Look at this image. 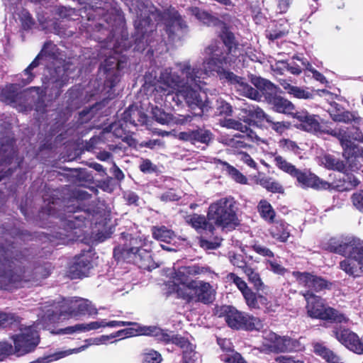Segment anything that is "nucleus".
<instances>
[{"instance_id": "obj_1", "label": "nucleus", "mask_w": 363, "mask_h": 363, "mask_svg": "<svg viewBox=\"0 0 363 363\" xmlns=\"http://www.w3.org/2000/svg\"><path fill=\"white\" fill-rule=\"evenodd\" d=\"M219 50L216 44H213L203 50L205 55L202 64L191 65L189 61L175 64V68L164 69L159 77L157 84L152 91L154 100L158 104L171 98L179 106L185 101L191 109L199 108L201 112L206 110V95H201L206 85L205 79L216 72L220 79H225L234 85L240 94L251 99L259 101L261 95L259 91L250 86L244 79L227 71L225 67L232 63V58L217 59Z\"/></svg>"}, {"instance_id": "obj_2", "label": "nucleus", "mask_w": 363, "mask_h": 363, "mask_svg": "<svg viewBox=\"0 0 363 363\" xmlns=\"http://www.w3.org/2000/svg\"><path fill=\"white\" fill-rule=\"evenodd\" d=\"M206 277L213 279L217 274L209 267L191 264L173 267L169 282V292L175 293L178 298L190 302H200L204 304L212 303L216 295V287L203 280L189 279L191 277Z\"/></svg>"}, {"instance_id": "obj_3", "label": "nucleus", "mask_w": 363, "mask_h": 363, "mask_svg": "<svg viewBox=\"0 0 363 363\" xmlns=\"http://www.w3.org/2000/svg\"><path fill=\"white\" fill-rule=\"evenodd\" d=\"M131 12L135 13V48L143 51L145 46L149 45V36L155 28L152 20L157 22L156 27L161 26L160 21H164L167 33L169 38H173L174 35H179L186 28L185 22L182 19L178 12L174 9L160 15L155 12V8L148 0H138L130 8Z\"/></svg>"}, {"instance_id": "obj_4", "label": "nucleus", "mask_w": 363, "mask_h": 363, "mask_svg": "<svg viewBox=\"0 0 363 363\" xmlns=\"http://www.w3.org/2000/svg\"><path fill=\"white\" fill-rule=\"evenodd\" d=\"M58 48L56 45L51 42H47L45 43L42 50L34 59V60L30 64V65L24 70V74L26 78L23 79V84H28L30 83L34 75L32 74L31 70L39 66L40 64L44 63L45 65L51 62L53 64L54 69L48 66V69H50V77L48 79L47 85L41 89L38 86L32 87L30 89V93L35 91L38 99H42L43 96L49 91L50 86L51 94L55 95V97L58 96L60 94V89L66 84L69 78V73L65 68V65L61 66L62 57H59Z\"/></svg>"}, {"instance_id": "obj_5", "label": "nucleus", "mask_w": 363, "mask_h": 363, "mask_svg": "<svg viewBox=\"0 0 363 363\" xmlns=\"http://www.w3.org/2000/svg\"><path fill=\"white\" fill-rule=\"evenodd\" d=\"M42 313L39 314L38 324L48 328L57 323L61 318H76L88 314H97V309L88 299L72 297L61 302L48 301L40 306Z\"/></svg>"}, {"instance_id": "obj_6", "label": "nucleus", "mask_w": 363, "mask_h": 363, "mask_svg": "<svg viewBox=\"0 0 363 363\" xmlns=\"http://www.w3.org/2000/svg\"><path fill=\"white\" fill-rule=\"evenodd\" d=\"M26 257L13 244L0 247V289L21 281L22 266Z\"/></svg>"}, {"instance_id": "obj_7", "label": "nucleus", "mask_w": 363, "mask_h": 363, "mask_svg": "<svg viewBox=\"0 0 363 363\" xmlns=\"http://www.w3.org/2000/svg\"><path fill=\"white\" fill-rule=\"evenodd\" d=\"M39 314L42 313V308H39ZM39 318H38L35 325H23L20 323L18 317H17V322L13 325H10L13 329L18 328V333L11 336L13 341L15 347V353L18 356L23 355L28 352H32L37 347L40 342V336L36 328L48 329L50 327L43 328L41 324H38Z\"/></svg>"}, {"instance_id": "obj_8", "label": "nucleus", "mask_w": 363, "mask_h": 363, "mask_svg": "<svg viewBox=\"0 0 363 363\" xmlns=\"http://www.w3.org/2000/svg\"><path fill=\"white\" fill-rule=\"evenodd\" d=\"M207 217L212 223L228 230L239 224L235 201L232 198H222L211 203Z\"/></svg>"}, {"instance_id": "obj_9", "label": "nucleus", "mask_w": 363, "mask_h": 363, "mask_svg": "<svg viewBox=\"0 0 363 363\" xmlns=\"http://www.w3.org/2000/svg\"><path fill=\"white\" fill-rule=\"evenodd\" d=\"M140 331L143 335H152L160 342L165 344L172 343L179 347L183 352L184 363H193L191 360L196 354L194 345L186 338L154 326H144Z\"/></svg>"}, {"instance_id": "obj_10", "label": "nucleus", "mask_w": 363, "mask_h": 363, "mask_svg": "<svg viewBox=\"0 0 363 363\" xmlns=\"http://www.w3.org/2000/svg\"><path fill=\"white\" fill-rule=\"evenodd\" d=\"M347 242V238H331L327 244L326 249L330 252L336 253L345 257L340 262L339 268L350 277H359L363 274V269L357 260L356 254L347 251L345 248V243Z\"/></svg>"}, {"instance_id": "obj_11", "label": "nucleus", "mask_w": 363, "mask_h": 363, "mask_svg": "<svg viewBox=\"0 0 363 363\" xmlns=\"http://www.w3.org/2000/svg\"><path fill=\"white\" fill-rule=\"evenodd\" d=\"M307 302L306 310L308 316L312 318L330 320L337 323H345L348 318L334 308L326 306L323 300L309 291L304 295Z\"/></svg>"}, {"instance_id": "obj_12", "label": "nucleus", "mask_w": 363, "mask_h": 363, "mask_svg": "<svg viewBox=\"0 0 363 363\" xmlns=\"http://www.w3.org/2000/svg\"><path fill=\"white\" fill-rule=\"evenodd\" d=\"M225 321L229 327L246 330H259L263 328L262 321L257 317L229 307L225 315Z\"/></svg>"}, {"instance_id": "obj_13", "label": "nucleus", "mask_w": 363, "mask_h": 363, "mask_svg": "<svg viewBox=\"0 0 363 363\" xmlns=\"http://www.w3.org/2000/svg\"><path fill=\"white\" fill-rule=\"evenodd\" d=\"M330 135L337 138L343 149V156L349 160L358 151V146L353 143V140L363 143V133L357 128L354 132L348 129L333 130Z\"/></svg>"}, {"instance_id": "obj_14", "label": "nucleus", "mask_w": 363, "mask_h": 363, "mask_svg": "<svg viewBox=\"0 0 363 363\" xmlns=\"http://www.w3.org/2000/svg\"><path fill=\"white\" fill-rule=\"evenodd\" d=\"M262 350L266 352H285L296 350L298 342L288 336H279L272 331L263 334Z\"/></svg>"}, {"instance_id": "obj_15", "label": "nucleus", "mask_w": 363, "mask_h": 363, "mask_svg": "<svg viewBox=\"0 0 363 363\" xmlns=\"http://www.w3.org/2000/svg\"><path fill=\"white\" fill-rule=\"evenodd\" d=\"M142 240L132 238L130 246H126L121 251L122 257L128 262H133L140 267H144L145 263L150 258V252L142 247Z\"/></svg>"}, {"instance_id": "obj_16", "label": "nucleus", "mask_w": 363, "mask_h": 363, "mask_svg": "<svg viewBox=\"0 0 363 363\" xmlns=\"http://www.w3.org/2000/svg\"><path fill=\"white\" fill-rule=\"evenodd\" d=\"M293 117L300 122L299 128L307 132L330 135V132L332 131L331 128L320 123L318 116L310 114L306 111H296Z\"/></svg>"}, {"instance_id": "obj_17", "label": "nucleus", "mask_w": 363, "mask_h": 363, "mask_svg": "<svg viewBox=\"0 0 363 363\" xmlns=\"http://www.w3.org/2000/svg\"><path fill=\"white\" fill-rule=\"evenodd\" d=\"M335 338L353 352L361 354L363 353V343L359 336L348 329L334 330Z\"/></svg>"}, {"instance_id": "obj_18", "label": "nucleus", "mask_w": 363, "mask_h": 363, "mask_svg": "<svg viewBox=\"0 0 363 363\" xmlns=\"http://www.w3.org/2000/svg\"><path fill=\"white\" fill-rule=\"evenodd\" d=\"M93 267L92 255L87 252L75 257L73 264L69 267V274L72 279L86 277Z\"/></svg>"}, {"instance_id": "obj_19", "label": "nucleus", "mask_w": 363, "mask_h": 363, "mask_svg": "<svg viewBox=\"0 0 363 363\" xmlns=\"http://www.w3.org/2000/svg\"><path fill=\"white\" fill-rule=\"evenodd\" d=\"M294 276L297 279L298 284L310 291H320L328 287L327 281L321 277H316L308 272H295Z\"/></svg>"}, {"instance_id": "obj_20", "label": "nucleus", "mask_w": 363, "mask_h": 363, "mask_svg": "<svg viewBox=\"0 0 363 363\" xmlns=\"http://www.w3.org/2000/svg\"><path fill=\"white\" fill-rule=\"evenodd\" d=\"M293 177L296 178L299 185L303 188L310 187L316 189H325L329 187L328 182L320 180L314 174L308 171L301 172L297 169Z\"/></svg>"}, {"instance_id": "obj_21", "label": "nucleus", "mask_w": 363, "mask_h": 363, "mask_svg": "<svg viewBox=\"0 0 363 363\" xmlns=\"http://www.w3.org/2000/svg\"><path fill=\"white\" fill-rule=\"evenodd\" d=\"M222 39L223 41V43L225 46L226 47L228 50V53H226L225 55L222 51V49L220 47V44L217 42H213L209 45H208L206 48H208L209 46L212 45L213 44H216L218 46L219 54L218 55L216 56L217 59L223 60V57H231L232 58V62H235V58L240 55V52L239 51L237 45L235 43V38L232 33L230 32H225L223 33L222 35Z\"/></svg>"}, {"instance_id": "obj_22", "label": "nucleus", "mask_w": 363, "mask_h": 363, "mask_svg": "<svg viewBox=\"0 0 363 363\" xmlns=\"http://www.w3.org/2000/svg\"><path fill=\"white\" fill-rule=\"evenodd\" d=\"M242 114H240V118L248 125L258 124L264 121L267 122V118L270 116L266 114L262 109L255 106H247L242 108Z\"/></svg>"}, {"instance_id": "obj_23", "label": "nucleus", "mask_w": 363, "mask_h": 363, "mask_svg": "<svg viewBox=\"0 0 363 363\" xmlns=\"http://www.w3.org/2000/svg\"><path fill=\"white\" fill-rule=\"evenodd\" d=\"M246 135H235L233 138H227L225 139V143L230 147L234 148V149H244L246 148L247 145L248 140L252 141H258L259 140V138L252 131L250 130V132L246 133Z\"/></svg>"}, {"instance_id": "obj_24", "label": "nucleus", "mask_w": 363, "mask_h": 363, "mask_svg": "<svg viewBox=\"0 0 363 363\" xmlns=\"http://www.w3.org/2000/svg\"><path fill=\"white\" fill-rule=\"evenodd\" d=\"M186 222L200 233L203 232L212 233L214 230L213 223L206 220L203 216L198 214L189 216L186 218Z\"/></svg>"}, {"instance_id": "obj_25", "label": "nucleus", "mask_w": 363, "mask_h": 363, "mask_svg": "<svg viewBox=\"0 0 363 363\" xmlns=\"http://www.w3.org/2000/svg\"><path fill=\"white\" fill-rule=\"evenodd\" d=\"M330 115L332 119L336 122H341L345 123H352V122L356 124H360L362 118L357 116L354 113L348 111H330Z\"/></svg>"}, {"instance_id": "obj_26", "label": "nucleus", "mask_w": 363, "mask_h": 363, "mask_svg": "<svg viewBox=\"0 0 363 363\" xmlns=\"http://www.w3.org/2000/svg\"><path fill=\"white\" fill-rule=\"evenodd\" d=\"M152 234L155 240L167 244H172L176 238L174 233L164 225L153 226Z\"/></svg>"}, {"instance_id": "obj_27", "label": "nucleus", "mask_w": 363, "mask_h": 363, "mask_svg": "<svg viewBox=\"0 0 363 363\" xmlns=\"http://www.w3.org/2000/svg\"><path fill=\"white\" fill-rule=\"evenodd\" d=\"M290 226L284 222H276L270 228L271 235L280 242H286L290 236Z\"/></svg>"}, {"instance_id": "obj_28", "label": "nucleus", "mask_w": 363, "mask_h": 363, "mask_svg": "<svg viewBox=\"0 0 363 363\" xmlns=\"http://www.w3.org/2000/svg\"><path fill=\"white\" fill-rule=\"evenodd\" d=\"M189 13L194 16L197 20L207 26H216L219 20L210 13L201 10L198 7H190L188 9Z\"/></svg>"}, {"instance_id": "obj_29", "label": "nucleus", "mask_w": 363, "mask_h": 363, "mask_svg": "<svg viewBox=\"0 0 363 363\" xmlns=\"http://www.w3.org/2000/svg\"><path fill=\"white\" fill-rule=\"evenodd\" d=\"M270 101L277 112L294 116L295 107L289 100L281 96H275Z\"/></svg>"}, {"instance_id": "obj_30", "label": "nucleus", "mask_w": 363, "mask_h": 363, "mask_svg": "<svg viewBox=\"0 0 363 363\" xmlns=\"http://www.w3.org/2000/svg\"><path fill=\"white\" fill-rule=\"evenodd\" d=\"M303 60L305 62H307L303 58L299 57H294L292 61L290 62L281 61L276 63V69L281 70H288L293 74H299L301 72L302 69H306V67H303L301 62L298 60Z\"/></svg>"}, {"instance_id": "obj_31", "label": "nucleus", "mask_w": 363, "mask_h": 363, "mask_svg": "<svg viewBox=\"0 0 363 363\" xmlns=\"http://www.w3.org/2000/svg\"><path fill=\"white\" fill-rule=\"evenodd\" d=\"M315 352L322 357L328 363H341L340 358L333 351L320 344H316L314 347Z\"/></svg>"}, {"instance_id": "obj_32", "label": "nucleus", "mask_w": 363, "mask_h": 363, "mask_svg": "<svg viewBox=\"0 0 363 363\" xmlns=\"http://www.w3.org/2000/svg\"><path fill=\"white\" fill-rule=\"evenodd\" d=\"M261 217L269 223H273L275 211L271 204L266 200H261L257 206Z\"/></svg>"}, {"instance_id": "obj_33", "label": "nucleus", "mask_w": 363, "mask_h": 363, "mask_svg": "<svg viewBox=\"0 0 363 363\" xmlns=\"http://www.w3.org/2000/svg\"><path fill=\"white\" fill-rule=\"evenodd\" d=\"M272 157H273V161L274 164L281 170L291 174L294 175L295 172L296 171V168L292 164L288 162L283 157L279 155H277L276 152L270 153Z\"/></svg>"}, {"instance_id": "obj_34", "label": "nucleus", "mask_w": 363, "mask_h": 363, "mask_svg": "<svg viewBox=\"0 0 363 363\" xmlns=\"http://www.w3.org/2000/svg\"><path fill=\"white\" fill-rule=\"evenodd\" d=\"M220 164L223 166V170L226 172V173H228L233 180L242 184H247V179L245 176H244L236 168L225 162H220Z\"/></svg>"}, {"instance_id": "obj_35", "label": "nucleus", "mask_w": 363, "mask_h": 363, "mask_svg": "<svg viewBox=\"0 0 363 363\" xmlns=\"http://www.w3.org/2000/svg\"><path fill=\"white\" fill-rule=\"evenodd\" d=\"M132 327L125 329L120 330L114 333H112V337H119L123 339L125 337H133L136 335H143L140 330L144 328V326H141L137 323V325H131Z\"/></svg>"}, {"instance_id": "obj_36", "label": "nucleus", "mask_w": 363, "mask_h": 363, "mask_svg": "<svg viewBox=\"0 0 363 363\" xmlns=\"http://www.w3.org/2000/svg\"><path fill=\"white\" fill-rule=\"evenodd\" d=\"M143 363H160L162 360V355L157 351L147 348L140 354Z\"/></svg>"}, {"instance_id": "obj_37", "label": "nucleus", "mask_w": 363, "mask_h": 363, "mask_svg": "<svg viewBox=\"0 0 363 363\" xmlns=\"http://www.w3.org/2000/svg\"><path fill=\"white\" fill-rule=\"evenodd\" d=\"M153 118L162 125H169L174 121L172 115L165 113L158 107H155L152 111Z\"/></svg>"}, {"instance_id": "obj_38", "label": "nucleus", "mask_w": 363, "mask_h": 363, "mask_svg": "<svg viewBox=\"0 0 363 363\" xmlns=\"http://www.w3.org/2000/svg\"><path fill=\"white\" fill-rule=\"evenodd\" d=\"M124 62L114 57H111L105 60L102 66L104 71L109 74L112 70L116 69L119 72L124 67Z\"/></svg>"}, {"instance_id": "obj_39", "label": "nucleus", "mask_w": 363, "mask_h": 363, "mask_svg": "<svg viewBox=\"0 0 363 363\" xmlns=\"http://www.w3.org/2000/svg\"><path fill=\"white\" fill-rule=\"evenodd\" d=\"M257 183L271 192L281 193L283 191L282 186L271 178L262 177L257 180Z\"/></svg>"}, {"instance_id": "obj_40", "label": "nucleus", "mask_w": 363, "mask_h": 363, "mask_svg": "<svg viewBox=\"0 0 363 363\" xmlns=\"http://www.w3.org/2000/svg\"><path fill=\"white\" fill-rule=\"evenodd\" d=\"M192 144L196 143H207L211 139V134L209 130L198 128L192 130Z\"/></svg>"}, {"instance_id": "obj_41", "label": "nucleus", "mask_w": 363, "mask_h": 363, "mask_svg": "<svg viewBox=\"0 0 363 363\" xmlns=\"http://www.w3.org/2000/svg\"><path fill=\"white\" fill-rule=\"evenodd\" d=\"M244 273L248 277V280L251 282L257 290L264 289V284L262 281L259 274L255 272L252 268L247 267L244 269Z\"/></svg>"}, {"instance_id": "obj_42", "label": "nucleus", "mask_w": 363, "mask_h": 363, "mask_svg": "<svg viewBox=\"0 0 363 363\" xmlns=\"http://www.w3.org/2000/svg\"><path fill=\"white\" fill-rule=\"evenodd\" d=\"M15 155V151L12 145H2L0 149V165L11 164Z\"/></svg>"}, {"instance_id": "obj_43", "label": "nucleus", "mask_w": 363, "mask_h": 363, "mask_svg": "<svg viewBox=\"0 0 363 363\" xmlns=\"http://www.w3.org/2000/svg\"><path fill=\"white\" fill-rule=\"evenodd\" d=\"M267 123L269 127L279 134H282L290 128V123L287 121H275L272 117L267 118Z\"/></svg>"}, {"instance_id": "obj_44", "label": "nucleus", "mask_w": 363, "mask_h": 363, "mask_svg": "<svg viewBox=\"0 0 363 363\" xmlns=\"http://www.w3.org/2000/svg\"><path fill=\"white\" fill-rule=\"evenodd\" d=\"M323 163L328 169L342 171L345 168V165L342 162L330 155H325L323 157Z\"/></svg>"}, {"instance_id": "obj_45", "label": "nucleus", "mask_w": 363, "mask_h": 363, "mask_svg": "<svg viewBox=\"0 0 363 363\" xmlns=\"http://www.w3.org/2000/svg\"><path fill=\"white\" fill-rule=\"evenodd\" d=\"M223 126L226 127L227 128H231L237 130H240L242 133H247L250 132L248 127L242 124L240 121H236L233 118L225 119L223 123Z\"/></svg>"}, {"instance_id": "obj_46", "label": "nucleus", "mask_w": 363, "mask_h": 363, "mask_svg": "<svg viewBox=\"0 0 363 363\" xmlns=\"http://www.w3.org/2000/svg\"><path fill=\"white\" fill-rule=\"evenodd\" d=\"M252 83L259 90L272 91L274 89V85L269 81L264 79L261 77H254L252 78Z\"/></svg>"}, {"instance_id": "obj_47", "label": "nucleus", "mask_w": 363, "mask_h": 363, "mask_svg": "<svg viewBox=\"0 0 363 363\" xmlns=\"http://www.w3.org/2000/svg\"><path fill=\"white\" fill-rule=\"evenodd\" d=\"M289 94L300 99H309L313 97V92L310 91L308 89H303L296 86H293Z\"/></svg>"}, {"instance_id": "obj_48", "label": "nucleus", "mask_w": 363, "mask_h": 363, "mask_svg": "<svg viewBox=\"0 0 363 363\" xmlns=\"http://www.w3.org/2000/svg\"><path fill=\"white\" fill-rule=\"evenodd\" d=\"M16 85L9 84L1 90L2 99L7 102H13L16 101Z\"/></svg>"}, {"instance_id": "obj_49", "label": "nucleus", "mask_w": 363, "mask_h": 363, "mask_svg": "<svg viewBox=\"0 0 363 363\" xmlns=\"http://www.w3.org/2000/svg\"><path fill=\"white\" fill-rule=\"evenodd\" d=\"M259 309H264L267 313L274 312L279 308V305L277 303L269 301L266 296L262 295L259 296Z\"/></svg>"}, {"instance_id": "obj_50", "label": "nucleus", "mask_w": 363, "mask_h": 363, "mask_svg": "<svg viewBox=\"0 0 363 363\" xmlns=\"http://www.w3.org/2000/svg\"><path fill=\"white\" fill-rule=\"evenodd\" d=\"M228 279L230 281H232L237 286L238 289L242 292L244 297H245V293L252 291L250 288H248L246 282L244 280H242L241 278H240L239 277L235 275V274L230 273L228 276Z\"/></svg>"}, {"instance_id": "obj_51", "label": "nucleus", "mask_w": 363, "mask_h": 363, "mask_svg": "<svg viewBox=\"0 0 363 363\" xmlns=\"http://www.w3.org/2000/svg\"><path fill=\"white\" fill-rule=\"evenodd\" d=\"M279 147L285 152L297 153L299 149L297 144L289 139H281L278 143Z\"/></svg>"}, {"instance_id": "obj_52", "label": "nucleus", "mask_w": 363, "mask_h": 363, "mask_svg": "<svg viewBox=\"0 0 363 363\" xmlns=\"http://www.w3.org/2000/svg\"><path fill=\"white\" fill-rule=\"evenodd\" d=\"M259 296L260 294H257L251 291L245 293L244 298L247 305L250 308H259Z\"/></svg>"}, {"instance_id": "obj_53", "label": "nucleus", "mask_w": 363, "mask_h": 363, "mask_svg": "<svg viewBox=\"0 0 363 363\" xmlns=\"http://www.w3.org/2000/svg\"><path fill=\"white\" fill-rule=\"evenodd\" d=\"M17 322V316L13 313L0 311V328H6Z\"/></svg>"}, {"instance_id": "obj_54", "label": "nucleus", "mask_w": 363, "mask_h": 363, "mask_svg": "<svg viewBox=\"0 0 363 363\" xmlns=\"http://www.w3.org/2000/svg\"><path fill=\"white\" fill-rule=\"evenodd\" d=\"M298 60L301 62L303 67H306V69H308L309 72L312 73L313 77L315 80L323 84L326 82L325 77L320 72L315 69L310 63H308V62H305L303 60L298 59Z\"/></svg>"}, {"instance_id": "obj_55", "label": "nucleus", "mask_w": 363, "mask_h": 363, "mask_svg": "<svg viewBox=\"0 0 363 363\" xmlns=\"http://www.w3.org/2000/svg\"><path fill=\"white\" fill-rule=\"evenodd\" d=\"M81 326L82 333L97 330L100 328L105 327V319L90 322L89 323H81Z\"/></svg>"}, {"instance_id": "obj_56", "label": "nucleus", "mask_w": 363, "mask_h": 363, "mask_svg": "<svg viewBox=\"0 0 363 363\" xmlns=\"http://www.w3.org/2000/svg\"><path fill=\"white\" fill-rule=\"evenodd\" d=\"M230 261L234 266L242 269L244 271L245 267H247L244 257L242 255H237L234 253H229Z\"/></svg>"}, {"instance_id": "obj_57", "label": "nucleus", "mask_w": 363, "mask_h": 363, "mask_svg": "<svg viewBox=\"0 0 363 363\" xmlns=\"http://www.w3.org/2000/svg\"><path fill=\"white\" fill-rule=\"evenodd\" d=\"M15 353V347L6 342H0V360H2L6 356Z\"/></svg>"}, {"instance_id": "obj_58", "label": "nucleus", "mask_w": 363, "mask_h": 363, "mask_svg": "<svg viewBox=\"0 0 363 363\" xmlns=\"http://www.w3.org/2000/svg\"><path fill=\"white\" fill-rule=\"evenodd\" d=\"M267 263L268 264L267 267L275 274L282 275L286 272V269L276 259H267Z\"/></svg>"}, {"instance_id": "obj_59", "label": "nucleus", "mask_w": 363, "mask_h": 363, "mask_svg": "<svg viewBox=\"0 0 363 363\" xmlns=\"http://www.w3.org/2000/svg\"><path fill=\"white\" fill-rule=\"evenodd\" d=\"M84 218L81 216L71 215L69 216L67 223L70 228H81L84 223Z\"/></svg>"}, {"instance_id": "obj_60", "label": "nucleus", "mask_w": 363, "mask_h": 363, "mask_svg": "<svg viewBox=\"0 0 363 363\" xmlns=\"http://www.w3.org/2000/svg\"><path fill=\"white\" fill-rule=\"evenodd\" d=\"M225 363H247L241 355L238 352H233L230 354H226L223 357Z\"/></svg>"}, {"instance_id": "obj_61", "label": "nucleus", "mask_w": 363, "mask_h": 363, "mask_svg": "<svg viewBox=\"0 0 363 363\" xmlns=\"http://www.w3.org/2000/svg\"><path fill=\"white\" fill-rule=\"evenodd\" d=\"M239 159L240 161L246 164L247 166H249L251 168H253L255 169H257V164L254 161V160L247 154L246 152L240 151L239 153Z\"/></svg>"}, {"instance_id": "obj_62", "label": "nucleus", "mask_w": 363, "mask_h": 363, "mask_svg": "<svg viewBox=\"0 0 363 363\" xmlns=\"http://www.w3.org/2000/svg\"><path fill=\"white\" fill-rule=\"evenodd\" d=\"M254 251L257 252V254L269 257V258H273L274 257V253L267 247L260 245H255L252 247Z\"/></svg>"}, {"instance_id": "obj_63", "label": "nucleus", "mask_w": 363, "mask_h": 363, "mask_svg": "<svg viewBox=\"0 0 363 363\" xmlns=\"http://www.w3.org/2000/svg\"><path fill=\"white\" fill-rule=\"evenodd\" d=\"M352 199L354 206L363 213V191L354 194Z\"/></svg>"}, {"instance_id": "obj_64", "label": "nucleus", "mask_w": 363, "mask_h": 363, "mask_svg": "<svg viewBox=\"0 0 363 363\" xmlns=\"http://www.w3.org/2000/svg\"><path fill=\"white\" fill-rule=\"evenodd\" d=\"M140 169L144 173H152L156 170V166L150 160L145 159L142 160Z\"/></svg>"}]
</instances>
